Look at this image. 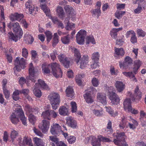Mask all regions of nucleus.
<instances>
[{"mask_svg": "<svg viewBox=\"0 0 146 146\" xmlns=\"http://www.w3.org/2000/svg\"><path fill=\"white\" fill-rule=\"evenodd\" d=\"M57 13L59 17L62 19L65 17V13L62 7L58 6L56 9Z\"/></svg>", "mask_w": 146, "mask_h": 146, "instance_id": "25", "label": "nucleus"}, {"mask_svg": "<svg viewBox=\"0 0 146 146\" xmlns=\"http://www.w3.org/2000/svg\"><path fill=\"white\" fill-rule=\"evenodd\" d=\"M96 140V142H95L93 144V145L96 146H100V145L101 141L109 142L111 141L109 139L103 137L101 135L98 136Z\"/></svg>", "mask_w": 146, "mask_h": 146, "instance_id": "18", "label": "nucleus"}, {"mask_svg": "<svg viewBox=\"0 0 146 146\" xmlns=\"http://www.w3.org/2000/svg\"><path fill=\"white\" fill-rule=\"evenodd\" d=\"M25 39L29 44H31L34 41V38L30 34L26 33L24 35Z\"/></svg>", "mask_w": 146, "mask_h": 146, "instance_id": "31", "label": "nucleus"}, {"mask_svg": "<svg viewBox=\"0 0 146 146\" xmlns=\"http://www.w3.org/2000/svg\"><path fill=\"white\" fill-rule=\"evenodd\" d=\"M22 54L23 56L25 58H26L28 54L27 50L25 48H23L22 49Z\"/></svg>", "mask_w": 146, "mask_h": 146, "instance_id": "64", "label": "nucleus"}, {"mask_svg": "<svg viewBox=\"0 0 146 146\" xmlns=\"http://www.w3.org/2000/svg\"><path fill=\"white\" fill-rule=\"evenodd\" d=\"M64 8L66 12L68 14H72L75 13L74 9L70 6L66 5L64 6Z\"/></svg>", "mask_w": 146, "mask_h": 146, "instance_id": "40", "label": "nucleus"}, {"mask_svg": "<svg viewBox=\"0 0 146 146\" xmlns=\"http://www.w3.org/2000/svg\"><path fill=\"white\" fill-rule=\"evenodd\" d=\"M140 6H139L137 7L134 10V12L135 13H139L141 12L142 8L145 9L146 7L145 3V2H144L142 4L140 3Z\"/></svg>", "mask_w": 146, "mask_h": 146, "instance_id": "37", "label": "nucleus"}, {"mask_svg": "<svg viewBox=\"0 0 146 146\" xmlns=\"http://www.w3.org/2000/svg\"><path fill=\"white\" fill-rule=\"evenodd\" d=\"M126 125V122L124 119H122L121 122L119 124V126L121 129H123Z\"/></svg>", "mask_w": 146, "mask_h": 146, "instance_id": "62", "label": "nucleus"}, {"mask_svg": "<svg viewBox=\"0 0 146 146\" xmlns=\"http://www.w3.org/2000/svg\"><path fill=\"white\" fill-rule=\"evenodd\" d=\"M38 70L35 68L33 66V64L31 63L29 64V76L27 79L31 80L33 82H35V77L37 75Z\"/></svg>", "mask_w": 146, "mask_h": 146, "instance_id": "7", "label": "nucleus"}, {"mask_svg": "<svg viewBox=\"0 0 146 146\" xmlns=\"http://www.w3.org/2000/svg\"><path fill=\"white\" fill-rule=\"evenodd\" d=\"M38 84L37 87H38V88L40 87L44 89H48V85L45 83L44 81L41 79L38 80Z\"/></svg>", "mask_w": 146, "mask_h": 146, "instance_id": "35", "label": "nucleus"}, {"mask_svg": "<svg viewBox=\"0 0 146 146\" xmlns=\"http://www.w3.org/2000/svg\"><path fill=\"white\" fill-rule=\"evenodd\" d=\"M92 12L94 15H97L98 17L100 16L101 13L99 8H97L96 9L93 10Z\"/></svg>", "mask_w": 146, "mask_h": 146, "instance_id": "63", "label": "nucleus"}, {"mask_svg": "<svg viewBox=\"0 0 146 146\" xmlns=\"http://www.w3.org/2000/svg\"><path fill=\"white\" fill-rule=\"evenodd\" d=\"M116 137V139H115L113 141L115 145L119 146H128L125 141L126 137L124 132L117 133Z\"/></svg>", "mask_w": 146, "mask_h": 146, "instance_id": "4", "label": "nucleus"}, {"mask_svg": "<svg viewBox=\"0 0 146 146\" xmlns=\"http://www.w3.org/2000/svg\"><path fill=\"white\" fill-rule=\"evenodd\" d=\"M26 60L23 58H17L14 61L13 70L15 73L17 75V72L21 71L22 69L24 68V66L26 64Z\"/></svg>", "mask_w": 146, "mask_h": 146, "instance_id": "2", "label": "nucleus"}, {"mask_svg": "<svg viewBox=\"0 0 146 146\" xmlns=\"http://www.w3.org/2000/svg\"><path fill=\"white\" fill-rule=\"evenodd\" d=\"M114 56L117 58L123 56L125 53V52L122 48H115Z\"/></svg>", "mask_w": 146, "mask_h": 146, "instance_id": "21", "label": "nucleus"}, {"mask_svg": "<svg viewBox=\"0 0 146 146\" xmlns=\"http://www.w3.org/2000/svg\"><path fill=\"white\" fill-rule=\"evenodd\" d=\"M33 140L36 146H45V143L40 138L35 137Z\"/></svg>", "mask_w": 146, "mask_h": 146, "instance_id": "36", "label": "nucleus"}, {"mask_svg": "<svg viewBox=\"0 0 146 146\" xmlns=\"http://www.w3.org/2000/svg\"><path fill=\"white\" fill-rule=\"evenodd\" d=\"M5 23L4 22H2L0 23V31L2 33H3L4 35H5Z\"/></svg>", "mask_w": 146, "mask_h": 146, "instance_id": "57", "label": "nucleus"}, {"mask_svg": "<svg viewBox=\"0 0 146 146\" xmlns=\"http://www.w3.org/2000/svg\"><path fill=\"white\" fill-rule=\"evenodd\" d=\"M61 40L62 42L64 44H69L70 41L69 35H68L66 36L62 37Z\"/></svg>", "mask_w": 146, "mask_h": 146, "instance_id": "46", "label": "nucleus"}, {"mask_svg": "<svg viewBox=\"0 0 146 146\" xmlns=\"http://www.w3.org/2000/svg\"><path fill=\"white\" fill-rule=\"evenodd\" d=\"M17 116L20 118L22 123L24 125H26L27 124V119L25 117L24 112L21 108H17L15 111Z\"/></svg>", "mask_w": 146, "mask_h": 146, "instance_id": "9", "label": "nucleus"}, {"mask_svg": "<svg viewBox=\"0 0 146 146\" xmlns=\"http://www.w3.org/2000/svg\"><path fill=\"white\" fill-rule=\"evenodd\" d=\"M124 108L125 111L130 110V109L131 107V102L129 98L126 99L123 102Z\"/></svg>", "mask_w": 146, "mask_h": 146, "instance_id": "27", "label": "nucleus"}, {"mask_svg": "<svg viewBox=\"0 0 146 146\" xmlns=\"http://www.w3.org/2000/svg\"><path fill=\"white\" fill-rule=\"evenodd\" d=\"M28 118L30 122L32 124H34L36 120V117L31 114L29 115Z\"/></svg>", "mask_w": 146, "mask_h": 146, "instance_id": "50", "label": "nucleus"}, {"mask_svg": "<svg viewBox=\"0 0 146 146\" xmlns=\"http://www.w3.org/2000/svg\"><path fill=\"white\" fill-rule=\"evenodd\" d=\"M67 139L69 143L72 144L75 142L76 138L74 136L71 135L68 137Z\"/></svg>", "mask_w": 146, "mask_h": 146, "instance_id": "55", "label": "nucleus"}, {"mask_svg": "<svg viewBox=\"0 0 146 146\" xmlns=\"http://www.w3.org/2000/svg\"><path fill=\"white\" fill-rule=\"evenodd\" d=\"M19 22H20V24L22 25L23 27L26 29L27 28L29 24L25 19H22Z\"/></svg>", "mask_w": 146, "mask_h": 146, "instance_id": "58", "label": "nucleus"}, {"mask_svg": "<svg viewBox=\"0 0 146 146\" xmlns=\"http://www.w3.org/2000/svg\"><path fill=\"white\" fill-rule=\"evenodd\" d=\"M108 95L111 101L112 105H115L119 104L120 100L118 96L114 92V88L113 87L110 86L108 88Z\"/></svg>", "mask_w": 146, "mask_h": 146, "instance_id": "3", "label": "nucleus"}, {"mask_svg": "<svg viewBox=\"0 0 146 146\" xmlns=\"http://www.w3.org/2000/svg\"><path fill=\"white\" fill-rule=\"evenodd\" d=\"M75 27V25L72 23L68 22L65 27V28L67 30H70Z\"/></svg>", "mask_w": 146, "mask_h": 146, "instance_id": "53", "label": "nucleus"}, {"mask_svg": "<svg viewBox=\"0 0 146 146\" xmlns=\"http://www.w3.org/2000/svg\"><path fill=\"white\" fill-rule=\"evenodd\" d=\"M92 83L94 86L97 87L99 84V82L97 78H94L92 80Z\"/></svg>", "mask_w": 146, "mask_h": 146, "instance_id": "61", "label": "nucleus"}, {"mask_svg": "<svg viewBox=\"0 0 146 146\" xmlns=\"http://www.w3.org/2000/svg\"><path fill=\"white\" fill-rule=\"evenodd\" d=\"M90 42L93 44L96 43L95 41L93 36H87L86 38V43L89 44Z\"/></svg>", "mask_w": 146, "mask_h": 146, "instance_id": "48", "label": "nucleus"}, {"mask_svg": "<svg viewBox=\"0 0 146 146\" xmlns=\"http://www.w3.org/2000/svg\"><path fill=\"white\" fill-rule=\"evenodd\" d=\"M3 93L5 95V98L7 99H8L10 96V93L9 91L7 90L6 88L3 89Z\"/></svg>", "mask_w": 146, "mask_h": 146, "instance_id": "59", "label": "nucleus"}, {"mask_svg": "<svg viewBox=\"0 0 146 146\" xmlns=\"http://www.w3.org/2000/svg\"><path fill=\"white\" fill-rule=\"evenodd\" d=\"M60 101L50 102L52 109L54 110L56 109L59 105Z\"/></svg>", "mask_w": 146, "mask_h": 146, "instance_id": "56", "label": "nucleus"}, {"mask_svg": "<svg viewBox=\"0 0 146 146\" xmlns=\"http://www.w3.org/2000/svg\"><path fill=\"white\" fill-rule=\"evenodd\" d=\"M59 113L61 115H66L68 113V110L65 106H62L60 107L59 109Z\"/></svg>", "mask_w": 146, "mask_h": 146, "instance_id": "32", "label": "nucleus"}, {"mask_svg": "<svg viewBox=\"0 0 146 146\" xmlns=\"http://www.w3.org/2000/svg\"><path fill=\"white\" fill-rule=\"evenodd\" d=\"M96 90L92 87H90L88 89L84 95V98L87 103H92L94 101V98L91 96L94 92H96Z\"/></svg>", "mask_w": 146, "mask_h": 146, "instance_id": "6", "label": "nucleus"}, {"mask_svg": "<svg viewBox=\"0 0 146 146\" xmlns=\"http://www.w3.org/2000/svg\"><path fill=\"white\" fill-rule=\"evenodd\" d=\"M125 13V12L124 11H118L115 13V15L116 18L118 19H120Z\"/></svg>", "mask_w": 146, "mask_h": 146, "instance_id": "49", "label": "nucleus"}, {"mask_svg": "<svg viewBox=\"0 0 146 146\" xmlns=\"http://www.w3.org/2000/svg\"><path fill=\"white\" fill-rule=\"evenodd\" d=\"M97 98L98 100L104 105L107 104L106 95L103 93H98L97 94Z\"/></svg>", "mask_w": 146, "mask_h": 146, "instance_id": "20", "label": "nucleus"}, {"mask_svg": "<svg viewBox=\"0 0 146 146\" xmlns=\"http://www.w3.org/2000/svg\"><path fill=\"white\" fill-rule=\"evenodd\" d=\"M50 125V122L46 120H43L38 125L39 128L45 133L48 130Z\"/></svg>", "mask_w": 146, "mask_h": 146, "instance_id": "13", "label": "nucleus"}, {"mask_svg": "<svg viewBox=\"0 0 146 146\" xmlns=\"http://www.w3.org/2000/svg\"><path fill=\"white\" fill-rule=\"evenodd\" d=\"M71 49L72 52L74 53V57L77 60H78L80 59L81 55L78 50L74 47H71Z\"/></svg>", "mask_w": 146, "mask_h": 146, "instance_id": "28", "label": "nucleus"}, {"mask_svg": "<svg viewBox=\"0 0 146 146\" xmlns=\"http://www.w3.org/2000/svg\"><path fill=\"white\" fill-rule=\"evenodd\" d=\"M70 104L72 112L73 113L76 112L77 110V107L75 102L72 101L70 102Z\"/></svg>", "mask_w": 146, "mask_h": 146, "instance_id": "45", "label": "nucleus"}, {"mask_svg": "<svg viewBox=\"0 0 146 146\" xmlns=\"http://www.w3.org/2000/svg\"><path fill=\"white\" fill-rule=\"evenodd\" d=\"M59 61L63 64L64 67L68 68L69 67L70 60L63 54H60L58 56Z\"/></svg>", "mask_w": 146, "mask_h": 146, "instance_id": "14", "label": "nucleus"}, {"mask_svg": "<svg viewBox=\"0 0 146 146\" xmlns=\"http://www.w3.org/2000/svg\"><path fill=\"white\" fill-rule=\"evenodd\" d=\"M61 128V126L58 124L53 123L51 126L50 132L52 135H59L60 133L62 131Z\"/></svg>", "mask_w": 146, "mask_h": 146, "instance_id": "12", "label": "nucleus"}, {"mask_svg": "<svg viewBox=\"0 0 146 146\" xmlns=\"http://www.w3.org/2000/svg\"><path fill=\"white\" fill-rule=\"evenodd\" d=\"M25 5L26 9L29 11V13L31 14L34 9L35 7L34 5L30 1H28L26 3Z\"/></svg>", "mask_w": 146, "mask_h": 146, "instance_id": "26", "label": "nucleus"}, {"mask_svg": "<svg viewBox=\"0 0 146 146\" xmlns=\"http://www.w3.org/2000/svg\"><path fill=\"white\" fill-rule=\"evenodd\" d=\"M89 58L87 55H84L78 60H76L77 64L79 62L80 67L82 69H84L88 65Z\"/></svg>", "mask_w": 146, "mask_h": 146, "instance_id": "10", "label": "nucleus"}, {"mask_svg": "<svg viewBox=\"0 0 146 146\" xmlns=\"http://www.w3.org/2000/svg\"><path fill=\"white\" fill-rule=\"evenodd\" d=\"M19 117L17 116L15 112L12 113L10 117V119L12 122L14 124H17L19 121Z\"/></svg>", "mask_w": 146, "mask_h": 146, "instance_id": "30", "label": "nucleus"}, {"mask_svg": "<svg viewBox=\"0 0 146 146\" xmlns=\"http://www.w3.org/2000/svg\"><path fill=\"white\" fill-rule=\"evenodd\" d=\"M100 54L98 52H95L92 55V59L94 62H98L99 60Z\"/></svg>", "mask_w": 146, "mask_h": 146, "instance_id": "44", "label": "nucleus"}, {"mask_svg": "<svg viewBox=\"0 0 146 146\" xmlns=\"http://www.w3.org/2000/svg\"><path fill=\"white\" fill-rule=\"evenodd\" d=\"M142 62L139 60H137L134 62L133 72L135 74H136L137 72V70L140 67L142 64Z\"/></svg>", "mask_w": 146, "mask_h": 146, "instance_id": "23", "label": "nucleus"}, {"mask_svg": "<svg viewBox=\"0 0 146 146\" xmlns=\"http://www.w3.org/2000/svg\"><path fill=\"white\" fill-rule=\"evenodd\" d=\"M18 135L19 133L18 131H16L13 129L11 130L10 136L11 139V141L12 142L14 141L15 139L16 138Z\"/></svg>", "mask_w": 146, "mask_h": 146, "instance_id": "39", "label": "nucleus"}, {"mask_svg": "<svg viewBox=\"0 0 146 146\" xmlns=\"http://www.w3.org/2000/svg\"><path fill=\"white\" fill-rule=\"evenodd\" d=\"M128 96H130L133 101L137 102L141 98V92L139 91L138 87L137 86L135 89L134 95H133L131 92H129Z\"/></svg>", "mask_w": 146, "mask_h": 146, "instance_id": "11", "label": "nucleus"}, {"mask_svg": "<svg viewBox=\"0 0 146 146\" xmlns=\"http://www.w3.org/2000/svg\"><path fill=\"white\" fill-rule=\"evenodd\" d=\"M22 139L21 137H19L17 139V141L20 146H23L25 144H27L29 146H34L32 143L31 139H28L26 137L24 138L23 141H22Z\"/></svg>", "mask_w": 146, "mask_h": 146, "instance_id": "16", "label": "nucleus"}, {"mask_svg": "<svg viewBox=\"0 0 146 146\" xmlns=\"http://www.w3.org/2000/svg\"><path fill=\"white\" fill-rule=\"evenodd\" d=\"M86 34V31L84 30H81L78 33L76 36V38L77 42L78 44H82L84 43Z\"/></svg>", "mask_w": 146, "mask_h": 146, "instance_id": "8", "label": "nucleus"}, {"mask_svg": "<svg viewBox=\"0 0 146 146\" xmlns=\"http://www.w3.org/2000/svg\"><path fill=\"white\" fill-rule=\"evenodd\" d=\"M45 33L46 36L47 41L50 42L52 37V33L49 31H47L45 32Z\"/></svg>", "mask_w": 146, "mask_h": 146, "instance_id": "54", "label": "nucleus"}, {"mask_svg": "<svg viewBox=\"0 0 146 146\" xmlns=\"http://www.w3.org/2000/svg\"><path fill=\"white\" fill-rule=\"evenodd\" d=\"M66 123L69 126L73 128H75L77 127L76 121L72 117L70 116L67 118Z\"/></svg>", "mask_w": 146, "mask_h": 146, "instance_id": "17", "label": "nucleus"}, {"mask_svg": "<svg viewBox=\"0 0 146 146\" xmlns=\"http://www.w3.org/2000/svg\"><path fill=\"white\" fill-rule=\"evenodd\" d=\"M48 98L50 102L60 101V96L57 93H52L49 95Z\"/></svg>", "mask_w": 146, "mask_h": 146, "instance_id": "19", "label": "nucleus"}, {"mask_svg": "<svg viewBox=\"0 0 146 146\" xmlns=\"http://www.w3.org/2000/svg\"><path fill=\"white\" fill-rule=\"evenodd\" d=\"M20 93V91L18 90H16L13 92L12 98L15 101H17L19 99V95Z\"/></svg>", "mask_w": 146, "mask_h": 146, "instance_id": "47", "label": "nucleus"}, {"mask_svg": "<svg viewBox=\"0 0 146 146\" xmlns=\"http://www.w3.org/2000/svg\"><path fill=\"white\" fill-rule=\"evenodd\" d=\"M132 59L129 56H126L125 58V61L123 62V66L124 67H126L132 64Z\"/></svg>", "mask_w": 146, "mask_h": 146, "instance_id": "42", "label": "nucleus"}, {"mask_svg": "<svg viewBox=\"0 0 146 146\" xmlns=\"http://www.w3.org/2000/svg\"><path fill=\"white\" fill-rule=\"evenodd\" d=\"M59 41L58 37L57 35V33H55L54 34L53 41L52 45L53 46H55L58 43Z\"/></svg>", "mask_w": 146, "mask_h": 146, "instance_id": "51", "label": "nucleus"}, {"mask_svg": "<svg viewBox=\"0 0 146 146\" xmlns=\"http://www.w3.org/2000/svg\"><path fill=\"white\" fill-rule=\"evenodd\" d=\"M92 113L95 116L98 117L102 116L103 115V110H98L96 108L92 110Z\"/></svg>", "mask_w": 146, "mask_h": 146, "instance_id": "38", "label": "nucleus"}, {"mask_svg": "<svg viewBox=\"0 0 146 146\" xmlns=\"http://www.w3.org/2000/svg\"><path fill=\"white\" fill-rule=\"evenodd\" d=\"M50 117L53 118H56L58 114L57 112H56L54 110H50Z\"/></svg>", "mask_w": 146, "mask_h": 146, "instance_id": "60", "label": "nucleus"}, {"mask_svg": "<svg viewBox=\"0 0 146 146\" xmlns=\"http://www.w3.org/2000/svg\"><path fill=\"white\" fill-rule=\"evenodd\" d=\"M50 66L54 76L56 78L61 77L62 73L61 71L60 65L56 62H54L51 64Z\"/></svg>", "mask_w": 146, "mask_h": 146, "instance_id": "5", "label": "nucleus"}, {"mask_svg": "<svg viewBox=\"0 0 146 146\" xmlns=\"http://www.w3.org/2000/svg\"><path fill=\"white\" fill-rule=\"evenodd\" d=\"M66 96L70 98H72L74 96V92L72 87H68L66 90Z\"/></svg>", "mask_w": 146, "mask_h": 146, "instance_id": "29", "label": "nucleus"}, {"mask_svg": "<svg viewBox=\"0 0 146 146\" xmlns=\"http://www.w3.org/2000/svg\"><path fill=\"white\" fill-rule=\"evenodd\" d=\"M42 116L44 118L50 120L51 118L50 117V110H46L42 113Z\"/></svg>", "mask_w": 146, "mask_h": 146, "instance_id": "41", "label": "nucleus"}, {"mask_svg": "<svg viewBox=\"0 0 146 146\" xmlns=\"http://www.w3.org/2000/svg\"><path fill=\"white\" fill-rule=\"evenodd\" d=\"M25 109L29 113L31 112L36 113L37 111L38 110V108H34V107H30L29 105H27L25 106Z\"/></svg>", "mask_w": 146, "mask_h": 146, "instance_id": "34", "label": "nucleus"}, {"mask_svg": "<svg viewBox=\"0 0 146 146\" xmlns=\"http://www.w3.org/2000/svg\"><path fill=\"white\" fill-rule=\"evenodd\" d=\"M8 27L10 28H12L15 36L12 32L9 33L8 34L9 38L16 42L18 38L20 39L23 34V31L19 23L17 22H10L8 25Z\"/></svg>", "mask_w": 146, "mask_h": 146, "instance_id": "1", "label": "nucleus"}, {"mask_svg": "<svg viewBox=\"0 0 146 146\" xmlns=\"http://www.w3.org/2000/svg\"><path fill=\"white\" fill-rule=\"evenodd\" d=\"M106 111L108 112L111 116L115 117L117 115V112H115L110 107H105Z\"/></svg>", "mask_w": 146, "mask_h": 146, "instance_id": "43", "label": "nucleus"}, {"mask_svg": "<svg viewBox=\"0 0 146 146\" xmlns=\"http://www.w3.org/2000/svg\"><path fill=\"white\" fill-rule=\"evenodd\" d=\"M115 86L117 90L119 92H121L125 88V85L121 81H117L115 83Z\"/></svg>", "mask_w": 146, "mask_h": 146, "instance_id": "22", "label": "nucleus"}, {"mask_svg": "<svg viewBox=\"0 0 146 146\" xmlns=\"http://www.w3.org/2000/svg\"><path fill=\"white\" fill-rule=\"evenodd\" d=\"M38 84L36 83L34 86V89L33 90L35 95L38 98L40 97L41 95V92L40 90L38 89V87H37Z\"/></svg>", "mask_w": 146, "mask_h": 146, "instance_id": "33", "label": "nucleus"}, {"mask_svg": "<svg viewBox=\"0 0 146 146\" xmlns=\"http://www.w3.org/2000/svg\"><path fill=\"white\" fill-rule=\"evenodd\" d=\"M24 17L23 14L15 12L11 14L9 16V18L12 21H17L19 22Z\"/></svg>", "mask_w": 146, "mask_h": 146, "instance_id": "15", "label": "nucleus"}, {"mask_svg": "<svg viewBox=\"0 0 146 146\" xmlns=\"http://www.w3.org/2000/svg\"><path fill=\"white\" fill-rule=\"evenodd\" d=\"M50 65L48 66L45 65H42V70L46 74H48L50 73V70L49 69L48 67L50 66Z\"/></svg>", "mask_w": 146, "mask_h": 146, "instance_id": "52", "label": "nucleus"}, {"mask_svg": "<svg viewBox=\"0 0 146 146\" xmlns=\"http://www.w3.org/2000/svg\"><path fill=\"white\" fill-rule=\"evenodd\" d=\"M123 29L122 27L118 28H113L110 32V35L113 38H116L117 35V33L120 31H121Z\"/></svg>", "mask_w": 146, "mask_h": 146, "instance_id": "24", "label": "nucleus"}]
</instances>
